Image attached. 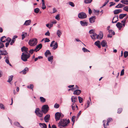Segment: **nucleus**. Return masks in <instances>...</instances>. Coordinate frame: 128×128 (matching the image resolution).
<instances>
[{
	"instance_id": "1",
	"label": "nucleus",
	"mask_w": 128,
	"mask_h": 128,
	"mask_svg": "<svg viewBox=\"0 0 128 128\" xmlns=\"http://www.w3.org/2000/svg\"><path fill=\"white\" fill-rule=\"evenodd\" d=\"M70 122L69 119L67 118L61 119L58 124V126H62V127H65L68 126V124Z\"/></svg>"
},
{
	"instance_id": "2",
	"label": "nucleus",
	"mask_w": 128,
	"mask_h": 128,
	"mask_svg": "<svg viewBox=\"0 0 128 128\" xmlns=\"http://www.w3.org/2000/svg\"><path fill=\"white\" fill-rule=\"evenodd\" d=\"M64 116V114L61 112H57L55 114V118L56 121L60 120V118H62Z\"/></svg>"
},
{
	"instance_id": "3",
	"label": "nucleus",
	"mask_w": 128,
	"mask_h": 128,
	"mask_svg": "<svg viewBox=\"0 0 128 128\" xmlns=\"http://www.w3.org/2000/svg\"><path fill=\"white\" fill-rule=\"evenodd\" d=\"M30 56L29 54H24L22 53L21 56V59L24 61L26 62L27 60V59Z\"/></svg>"
},
{
	"instance_id": "4",
	"label": "nucleus",
	"mask_w": 128,
	"mask_h": 128,
	"mask_svg": "<svg viewBox=\"0 0 128 128\" xmlns=\"http://www.w3.org/2000/svg\"><path fill=\"white\" fill-rule=\"evenodd\" d=\"M49 107L48 105H44L42 108V112L45 114L49 110Z\"/></svg>"
},
{
	"instance_id": "5",
	"label": "nucleus",
	"mask_w": 128,
	"mask_h": 128,
	"mask_svg": "<svg viewBox=\"0 0 128 128\" xmlns=\"http://www.w3.org/2000/svg\"><path fill=\"white\" fill-rule=\"evenodd\" d=\"M78 17L80 18L83 19L86 18L87 16L85 13L82 12L78 14Z\"/></svg>"
},
{
	"instance_id": "6",
	"label": "nucleus",
	"mask_w": 128,
	"mask_h": 128,
	"mask_svg": "<svg viewBox=\"0 0 128 128\" xmlns=\"http://www.w3.org/2000/svg\"><path fill=\"white\" fill-rule=\"evenodd\" d=\"M35 113L36 116L42 118L43 116V114L40 112V109L38 108H36Z\"/></svg>"
},
{
	"instance_id": "7",
	"label": "nucleus",
	"mask_w": 128,
	"mask_h": 128,
	"mask_svg": "<svg viewBox=\"0 0 128 128\" xmlns=\"http://www.w3.org/2000/svg\"><path fill=\"white\" fill-rule=\"evenodd\" d=\"M42 47V44H40L36 46V48L34 50L32 49V53L34 51L37 52Z\"/></svg>"
},
{
	"instance_id": "8",
	"label": "nucleus",
	"mask_w": 128,
	"mask_h": 128,
	"mask_svg": "<svg viewBox=\"0 0 128 128\" xmlns=\"http://www.w3.org/2000/svg\"><path fill=\"white\" fill-rule=\"evenodd\" d=\"M22 51L23 52L22 53H24V54H28V48L24 46L21 48Z\"/></svg>"
},
{
	"instance_id": "9",
	"label": "nucleus",
	"mask_w": 128,
	"mask_h": 128,
	"mask_svg": "<svg viewBox=\"0 0 128 128\" xmlns=\"http://www.w3.org/2000/svg\"><path fill=\"white\" fill-rule=\"evenodd\" d=\"M50 116L49 114H47L44 117V119L46 122H48L50 118Z\"/></svg>"
},
{
	"instance_id": "10",
	"label": "nucleus",
	"mask_w": 128,
	"mask_h": 128,
	"mask_svg": "<svg viewBox=\"0 0 128 128\" xmlns=\"http://www.w3.org/2000/svg\"><path fill=\"white\" fill-rule=\"evenodd\" d=\"M96 18V16H91L89 18V20L90 22V23H93L95 22Z\"/></svg>"
},
{
	"instance_id": "11",
	"label": "nucleus",
	"mask_w": 128,
	"mask_h": 128,
	"mask_svg": "<svg viewBox=\"0 0 128 128\" xmlns=\"http://www.w3.org/2000/svg\"><path fill=\"white\" fill-rule=\"evenodd\" d=\"M32 46L36 45L38 43V40L36 38H32Z\"/></svg>"
},
{
	"instance_id": "12",
	"label": "nucleus",
	"mask_w": 128,
	"mask_h": 128,
	"mask_svg": "<svg viewBox=\"0 0 128 128\" xmlns=\"http://www.w3.org/2000/svg\"><path fill=\"white\" fill-rule=\"evenodd\" d=\"M107 43L105 40H103L101 43V44L102 46L103 47L107 48L108 46L106 44Z\"/></svg>"
},
{
	"instance_id": "13",
	"label": "nucleus",
	"mask_w": 128,
	"mask_h": 128,
	"mask_svg": "<svg viewBox=\"0 0 128 128\" xmlns=\"http://www.w3.org/2000/svg\"><path fill=\"white\" fill-rule=\"evenodd\" d=\"M80 23L81 25L83 26H87L88 24V22H85L84 20L80 21Z\"/></svg>"
},
{
	"instance_id": "14",
	"label": "nucleus",
	"mask_w": 128,
	"mask_h": 128,
	"mask_svg": "<svg viewBox=\"0 0 128 128\" xmlns=\"http://www.w3.org/2000/svg\"><path fill=\"white\" fill-rule=\"evenodd\" d=\"M81 92V91L80 90L78 89L74 91L73 93V94H76V95H78L80 94Z\"/></svg>"
},
{
	"instance_id": "15",
	"label": "nucleus",
	"mask_w": 128,
	"mask_h": 128,
	"mask_svg": "<svg viewBox=\"0 0 128 128\" xmlns=\"http://www.w3.org/2000/svg\"><path fill=\"white\" fill-rule=\"evenodd\" d=\"M122 10L121 9H117L114 10L113 12L114 14H117L122 12Z\"/></svg>"
},
{
	"instance_id": "16",
	"label": "nucleus",
	"mask_w": 128,
	"mask_h": 128,
	"mask_svg": "<svg viewBox=\"0 0 128 128\" xmlns=\"http://www.w3.org/2000/svg\"><path fill=\"white\" fill-rule=\"evenodd\" d=\"M116 26L120 30L122 27V24L120 22H118L116 24Z\"/></svg>"
},
{
	"instance_id": "17",
	"label": "nucleus",
	"mask_w": 128,
	"mask_h": 128,
	"mask_svg": "<svg viewBox=\"0 0 128 128\" xmlns=\"http://www.w3.org/2000/svg\"><path fill=\"white\" fill-rule=\"evenodd\" d=\"M0 52L1 53L0 54L2 55H7L8 54L6 50H0Z\"/></svg>"
},
{
	"instance_id": "18",
	"label": "nucleus",
	"mask_w": 128,
	"mask_h": 128,
	"mask_svg": "<svg viewBox=\"0 0 128 128\" xmlns=\"http://www.w3.org/2000/svg\"><path fill=\"white\" fill-rule=\"evenodd\" d=\"M124 6L125 5L120 3L116 6L115 7V8H121L123 7H124Z\"/></svg>"
},
{
	"instance_id": "19",
	"label": "nucleus",
	"mask_w": 128,
	"mask_h": 128,
	"mask_svg": "<svg viewBox=\"0 0 128 128\" xmlns=\"http://www.w3.org/2000/svg\"><path fill=\"white\" fill-rule=\"evenodd\" d=\"M39 125L42 128H47V126L45 123H40Z\"/></svg>"
},
{
	"instance_id": "20",
	"label": "nucleus",
	"mask_w": 128,
	"mask_h": 128,
	"mask_svg": "<svg viewBox=\"0 0 128 128\" xmlns=\"http://www.w3.org/2000/svg\"><path fill=\"white\" fill-rule=\"evenodd\" d=\"M51 53L50 51L48 50H47L44 53V55L46 57H47L48 55H51Z\"/></svg>"
},
{
	"instance_id": "21",
	"label": "nucleus",
	"mask_w": 128,
	"mask_h": 128,
	"mask_svg": "<svg viewBox=\"0 0 128 128\" xmlns=\"http://www.w3.org/2000/svg\"><path fill=\"white\" fill-rule=\"evenodd\" d=\"M127 15L126 14H121L119 16V18L120 19H122Z\"/></svg>"
},
{
	"instance_id": "22",
	"label": "nucleus",
	"mask_w": 128,
	"mask_h": 128,
	"mask_svg": "<svg viewBox=\"0 0 128 128\" xmlns=\"http://www.w3.org/2000/svg\"><path fill=\"white\" fill-rule=\"evenodd\" d=\"M31 23V20H27L25 21V23L24 24V25L28 26Z\"/></svg>"
},
{
	"instance_id": "23",
	"label": "nucleus",
	"mask_w": 128,
	"mask_h": 128,
	"mask_svg": "<svg viewBox=\"0 0 128 128\" xmlns=\"http://www.w3.org/2000/svg\"><path fill=\"white\" fill-rule=\"evenodd\" d=\"M6 37L5 36H4L2 37L0 39L1 42H6L5 39Z\"/></svg>"
},
{
	"instance_id": "24",
	"label": "nucleus",
	"mask_w": 128,
	"mask_h": 128,
	"mask_svg": "<svg viewBox=\"0 0 128 128\" xmlns=\"http://www.w3.org/2000/svg\"><path fill=\"white\" fill-rule=\"evenodd\" d=\"M97 34L96 33H94L92 35H90V37H91L92 39L94 40H95L96 39L95 37L96 36H97Z\"/></svg>"
},
{
	"instance_id": "25",
	"label": "nucleus",
	"mask_w": 128,
	"mask_h": 128,
	"mask_svg": "<svg viewBox=\"0 0 128 128\" xmlns=\"http://www.w3.org/2000/svg\"><path fill=\"white\" fill-rule=\"evenodd\" d=\"M28 68L27 67H26L24 70H22L21 72L23 73V74H25L26 73V72L28 71Z\"/></svg>"
},
{
	"instance_id": "26",
	"label": "nucleus",
	"mask_w": 128,
	"mask_h": 128,
	"mask_svg": "<svg viewBox=\"0 0 128 128\" xmlns=\"http://www.w3.org/2000/svg\"><path fill=\"white\" fill-rule=\"evenodd\" d=\"M121 2L123 4L126 5L128 4V0H122Z\"/></svg>"
},
{
	"instance_id": "27",
	"label": "nucleus",
	"mask_w": 128,
	"mask_h": 128,
	"mask_svg": "<svg viewBox=\"0 0 128 128\" xmlns=\"http://www.w3.org/2000/svg\"><path fill=\"white\" fill-rule=\"evenodd\" d=\"M40 101L42 102L43 103L46 102V99L42 97H40Z\"/></svg>"
},
{
	"instance_id": "28",
	"label": "nucleus",
	"mask_w": 128,
	"mask_h": 128,
	"mask_svg": "<svg viewBox=\"0 0 128 128\" xmlns=\"http://www.w3.org/2000/svg\"><path fill=\"white\" fill-rule=\"evenodd\" d=\"M13 77V76L12 75H11L9 76L7 82H10L12 80Z\"/></svg>"
},
{
	"instance_id": "29",
	"label": "nucleus",
	"mask_w": 128,
	"mask_h": 128,
	"mask_svg": "<svg viewBox=\"0 0 128 128\" xmlns=\"http://www.w3.org/2000/svg\"><path fill=\"white\" fill-rule=\"evenodd\" d=\"M92 0H84V2L86 4H90L92 2Z\"/></svg>"
},
{
	"instance_id": "30",
	"label": "nucleus",
	"mask_w": 128,
	"mask_h": 128,
	"mask_svg": "<svg viewBox=\"0 0 128 128\" xmlns=\"http://www.w3.org/2000/svg\"><path fill=\"white\" fill-rule=\"evenodd\" d=\"M108 32L110 34H112V35H114L115 34L114 32L112 30H109Z\"/></svg>"
},
{
	"instance_id": "31",
	"label": "nucleus",
	"mask_w": 128,
	"mask_h": 128,
	"mask_svg": "<svg viewBox=\"0 0 128 128\" xmlns=\"http://www.w3.org/2000/svg\"><path fill=\"white\" fill-rule=\"evenodd\" d=\"M116 18L117 20H116L114 22V23H116L118 21V15H115L114 16V17L113 19V20L114 19Z\"/></svg>"
},
{
	"instance_id": "32",
	"label": "nucleus",
	"mask_w": 128,
	"mask_h": 128,
	"mask_svg": "<svg viewBox=\"0 0 128 128\" xmlns=\"http://www.w3.org/2000/svg\"><path fill=\"white\" fill-rule=\"evenodd\" d=\"M53 59V56H51L48 58V60L50 62H52Z\"/></svg>"
},
{
	"instance_id": "33",
	"label": "nucleus",
	"mask_w": 128,
	"mask_h": 128,
	"mask_svg": "<svg viewBox=\"0 0 128 128\" xmlns=\"http://www.w3.org/2000/svg\"><path fill=\"white\" fill-rule=\"evenodd\" d=\"M54 46L53 48V49L54 50H56L58 47V44L57 42H56L55 44H54Z\"/></svg>"
},
{
	"instance_id": "34",
	"label": "nucleus",
	"mask_w": 128,
	"mask_h": 128,
	"mask_svg": "<svg viewBox=\"0 0 128 128\" xmlns=\"http://www.w3.org/2000/svg\"><path fill=\"white\" fill-rule=\"evenodd\" d=\"M62 33L60 30H58L57 32V34L59 37H60V36L62 34Z\"/></svg>"
},
{
	"instance_id": "35",
	"label": "nucleus",
	"mask_w": 128,
	"mask_h": 128,
	"mask_svg": "<svg viewBox=\"0 0 128 128\" xmlns=\"http://www.w3.org/2000/svg\"><path fill=\"white\" fill-rule=\"evenodd\" d=\"M76 116H73L72 118V122H73L72 125H73L75 122V119L76 118Z\"/></svg>"
},
{
	"instance_id": "36",
	"label": "nucleus",
	"mask_w": 128,
	"mask_h": 128,
	"mask_svg": "<svg viewBox=\"0 0 128 128\" xmlns=\"http://www.w3.org/2000/svg\"><path fill=\"white\" fill-rule=\"evenodd\" d=\"M128 56V52L126 51H125L124 53V56L125 58L127 57Z\"/></svg>"
},
{
	"instance_id": "37",
	"label": "nucleus",
	"mask_w": 128,
	"mask_h": 128,
	"mask_svg": "<svg viewBox=\"0 0 128 128\" xmlns=\"http://www.w3.org/2000/svg\"><path fill=\"white\" fill-rule=\"evenodd\" d=\"M78 98L80 103H82V102L83 100V98L80 96L78 97Z\"/></svg>"
},
{
	"instance_id": "38",
	"label": "nucleus",
	"mask_w": 128,
	"mask_h": 128,
	"mask_svg": "<svg viewBox=\"0 0 128 128\" xmlns=\"http://www.w3.org/2000/svg\"><path fill=\"white\" fill-rule=\"evenodd\" d=\"M27 34L26 32H24V34H23L22 35V39L23 40L24 38L25 37V36H26Z\"/></svg>"
},
{
	"instance_id": "39",
	"label": "nucleus",
	"mask_w": 128,
	"mask_h": 128,
	"mask_svg": "<svg viewBox=\"0 0 128 128\" xmlns=\"http://www.w3.org/2000/svg\"><path fill=\"white\" fill-rule=\"evenodd\" d=\"M40 11V9L38 8H36L34 9V12L36 13H38Z\"/></svg>"
},
{
	"instance_id": "40",
	"label": "nucleus",
	"mask_w": 128,
	"mask_h": 128,
	"mask_svg": "<svg viewBox=\"0 0 128 128\" xmlns=\"http://www.w3.org/2000/svg\"><path fill=\"white\" fill-rule=\"evenodd\" d=\"M68 4L70 5L72 7H74L75 6L74 4L72 2H68Z\"/></svg>"
},
{
	"instance_id": "41",
	"label": "nucleus",
	"mask_w": 128,
	"mask_h": 128,
	"mask_svg": "<svg viewBox=\"0 0 128 128\" xmlns=\"http://www.w3.org/2000/svg\"><path fill=\"white\" fill-rule=\"evenodd\" d=\"M5 62L8 64L10 66H12L11 64L10 63L8 59H6Z\"/></svg>"
},
{
	"instance_id": "42",
	"label": "nucleus",
	"mask_w": 128,
	"mask_h": 128,
	"mask_svg": "<svg viewBox=\"0 0 128 128\" xmlns=\"http://www.w3.org/2000/svg\"><path fill=\"white\" fill-rule=\"evenodd\" d=\"M82 50L84 52H90V51L89 50L85 48H83Z\"/></svg>"
},
{
	"instance_id": "43",
	"label": "nucleus",
	"mask_w": 128,
	"mask_h": 128,
	"mask_svg": "<svg viewBox=\"0 0 128 128\" xmlns=\"http://www.w3.org/2000/svg\"><path fill=\"white\" fill-rule=\"evenodd\" d=\"M128 17H126L124 19V20L122 21L121 22L122 23H125L126 22L127 18H128Z\"/></svg>"
},
{
	"instance_id": "44",
	"label": "nucleus",
	"mask_w": 128,
	"mask_h": 128,
	"mask_svg": "<svg viewBox=\"0 0 128 128\" xmlns=\"http://www.w3.org/2000/svg\"><path fill=\"white\" fill-rule=\"evenodd\" d=\"M123 10L126 12H128V6H127L124 7L123 8Z\"/></svg>"
},
{
	"instance_id": "45",
	"label": "nucleus",
	"mask_w": 128,
	"mask_h": 128,
	"mask_svg": "<svg viewBox=\"0 0 128 128\" xmlns=\"http://www.w3.org/2000/svg\"><path fill=\"white\" fill-rule=\"evenodd\" d=\"M81 114V111H79L78 114H77V116H76V118H77V120L78 119V118L80 115Z\"/></svg>"
},
{
	"instance_id": "46",
	"label": "nucleus",
	"mask_w": 128,
	"mask_h": 128,
	"mask_svg": "<svg viewBox=\"0 0 128 128\" xmlns=\"http://www.w3.org/2000/svg\"><path fill=\"white\" fill-rule=\"evenodd\" d=\"M100 34L99 35V38L100 39H102L103 36V34L102 32H100Z\"/></svg>"
},
{
	"instance_id": "47",
	"label": "nucleus",
	"mask_w": 128,
	"mask_h": 128,
	"mask_svg": "<svg viewBox=\"0 0 128 128\" xmlns=\"http://www.w3.org/2000/svg\"><path fill=\"white\" fill-rule=\"evenodd\" d=\"M59 105L57 103L55 104L54 105V107L56 108H58L59 107Z\"/></svg>"
},
{
	"instance_id": "48",
	"label": "nucleus",
	"mask_w": 128,
	"mask_h": 128,
	"mask_svg": "<svg viewBox=\"0 0 128 128\" xmlns=\"http://www.w3.org/2000/svg\"><path fill=\"white\" fill-rule=\"evenodd\" d=\"M4 46V45L3 44V43L2 42H0V48H3Z\"/></svg>"
},
{
	"instance_id": "49",
	"label": "nucleus",
	"mask_w": 128,
	"mask_h": 128,
	"mask_svg": "<svg viewBox=\"0 0 128 128\" xmlns=\"http://www.w3.org/2000/svg\"><path fill=\"white\" fill-rule=\"evenodd\" d=\"M5 40L8 41V42H10L11 41V39L9 38H8L6 39H5Z\"/></svg>"
},
{
	"instance_id": "50",
	"label": "nucleus",
	"mask_w": 128,
	"mask_h": 128,
	"mask_svg": "<svg viewBox=\"0 0 128 128\" xmlns=\"http://www.w3.org/2000/svg\"><path fill=\"white\" fill-rule=\"evenodd\" d=\"M0 108L3 109H4V105L0 103Z\"/></svg>"
},
{
	"instance_id": "51",
	"label": "nucleus",
	"mask_w": 128,
	"mask_h": 128,
	"mask_svg": "<svg viewBox=\"0 0 128 128\" xmlns=\"http://www.w3.org/2000/svg\"><path fill=\"white\" fill-rule=\"evenodd\" d=\"M100 41L99 40H98L95 42L94 43V44L97 46L98 45L100 44Z\"/></svg>"
},
{
	"instance_id": "52",
	"label": "nucleus",
	"mask_w": 128,
	"mask_h": 128,
	"mask_svg": "<svg viewBox=\"0 0 128 128\" xmlns=\"http://www.w3.org/2000/svg\"><path fill=\"white\" fill-rule=\"evenodd\" d=\"M122 110V108H119L118 109V113L120 114L121 113Z\"/></svg>"
},
{
	"instance_id": "53",
	"label": "nucleus",
	"mask_w": 128,
	"mask_h": 128,
	"mask_svg": "<svg viewBox=\"0 0 128 128\" xmlns=\"http://www.w3.org/2000/svg\"><path fill=\"white\" fill-rule=\"evenodd\" d=\"M110 4L109 6L110 7H111L114 5L116 4L115 3L113 2H111L110 3Z\"/></svg>"
},
{
	"instance_id": "54",
	"label": "nucleus",
	"mask_w": 128,
	"mask_h": 128,
	"mask_svg": "<svg viewBox=\"0 0 128 128\" xmlns=\"http://www.w3.org/2000/svg\"><path fill=\"white\" fill-rule=\"evenodd\" d=\"M44 39H45V42H49L50 41V40L48 38H44Z\"/></svg>"
},
{
	"instance_id": "55",
	"label": "nucleus",
	"mask_w": 128,
	"mask_h": 128,
	"mask_svg": "<svg viewBox=\"0 0 128 128\" xmlns=\"http://www.w3.org/2000/svg\"><path fill=\"white\" fill-rule=\"evenodd\" d=\"M59 15L58 14H57L55 17L56 19L57 20H60V18H59Z\"/></svg>"
},
{
	"instance_id": "56",
	"label": "nucleus",
	"mask_w": 128,
	"mask_h": 128,
	"mask_svg": "<svg viewBox=\"0 0 128 128\" xmlns=\"http://www.w3.org/2000/svg\"><path fill=\"white\" fill-rule=\"evenodd\" d=\"M28 44L30 46H32V40L30 39L29 40Z\"/></svg>"
},
{
	"instance_id": "57",
	"label": "nucleus",
	"mask_w": 128,
	"mask_h": 128,
	"mask_svg": "<svg viewBox=\"0 0 128 128\" xmlns=\"http://www.w3.org/2000/svg\"><path fill=\"white\" fill-rule=\"evenodd\" d=\"M18 38V36L16 35L14 36L12 38V40L15 41L16 40V38Z\"/></svg>"
},
{
	"instance_id": "58",
	"label": "nucleus",
	"mask_w": 128,
	"mask_h": 128,
	"mask_svg": "<svg viewBox=\"0 0 128 128\" xmlns=\"http://www.w3.org/2000/svg\"><path fill=\"white\" fill-rule=\"evenodd\" d=\"M50 33L48 31L46 32L45 33V35L46 36H50Z\"/></svg>"
},
{
	"instance_id": "59",
	"label": "nucleus",
	"mask_w": 128,
	"mask_h": 128,
	"mask_svg": "<svg viewBox=\"0 0 128 128\" xmlns=\"http://www.w3.org/2000/svg\"><path fill=\"white\" fill-rule=\"evenodd\" d=\"M106 122V120H103V125L104 128H107L106 126H105V123Z\"/></svg>"
},
{
	"instance_id": "60",
	"label": "nucleus",
	"mask_w": 128,
	"mask_h": 128,
	"mask_svg": "<svg viewBox=\"0 0 128 128\" xmlns=\"http://www.w3.org/2000/svg\"><path fill=\"white\" fill-rule=\"evenodd\" d=\"M124 69H123L121 71L120 75L121 76L123 75L124 74Z\"/></svg>"
},
{
	"instance_id": "61",
	"label": "nucleus",
	"mask_w": 128,
	"mask_h": 128,
	"mask_svg": "<svg viewBox=\"0 0 128 128\" xmlns=\"http://www.w3.org/2000/svg\"><path fill=\"white\" fill-rule=\"evenodd\" d=\"M89 33L90 34H93L94 33V30H93L92 29L90 30L89 31Z\"/></svg>"
},
{
	"instance_id": "62",
	"label": "nucleus",
	"mask_w": 128,
	"mask_h": 128,
	"mask_svg": "<svg viewBox=\"0 0 128 128\" xmlns=\"http://www.w3.org/2000/svg\"><path fill=\"white\" fill-rule=\"evenodd\" d=\"M92 10L91 9L89 8H88V13L90 14H92Z\"/></svg>"
},
{
	"instance_id": "63",
	"label": "nucleus",
	"mask_w": 128,
	"mask_h": 128,
	"mask_svg": "<svg viewBox=\"0 0 128 128\" xmlns=\"http://www.w3.org/2000/svg\"><path fill=\"white\" fill-rule=\"evenodd\" d=\"M55 42V41L54 40H53L52 41V42H51V43L50 45V47H52L53 46V44Z\"/></svg>"
},
{
	"instance_id": "64",
	"label": "nucleus",
	"mask_w": 128,
	"mask_h": 128,
	"mask_svg": "<svg viewBox=\"0 0 128 128\" xmlns=\"http://www.w3.org/2000/svg\"><path fill=\"white\" fill-rule=\"evenodd\" d=\"M42 9L44 10L46 8V7L45 5V3H44V4H42Z\"/></svg>"
}]
</instances>
